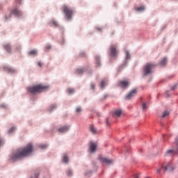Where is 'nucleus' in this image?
I'll return each mask as SVG.
<instances>
[{"label":"nucleus","instance_id":"obj_42","mask_svg":"<svg viewBox=\"0 0 178 178\" xmlns=\"http://www.w3.org/2000/svg\"><path fill=\"white\" fill-rule=\"evenodd\" d=\"M44 65L43 63H41L40 61L38 62V66H39V67H41Z\"/></svg>","mask_w":178,"mask_h":178},{"label":"nucleus","instance_id":"obj_13","mask_svg":"<svg viewBox=\"0 0 178 178\" xmlns=\"http://www.w3.org/2000/svg\"><path fill=\"white\" fill-rule=\"evenodd\" d=\"M124 54H125V59L122 63L123 67H125L127 65L128 61L130 60L131 59V54L129 51H125Z\"/></svg>","mask_w":178,"mask_h":178},{"label":"nucleus","instance_id":"obj_47","mask_svg":"<svg viewBox=\"0 0 178 178\" xmlns=\"http://www.w3.org/2000/svg\"><path fill=\"white\" fill-rule=\"evenodd\" d=\"M22 0H17V3H19V4L22 3Z\"/></svg>","mask_w":178,"mask_h":178},{"label":"nucleus","instance_id":"obj_15","mask_svg":"<svg viewBox=\"0 0 178 178\" xmlns=\"http://www.w3.org/2000/svg\"><path fill=\"white\" fill-rule=\"evenodd\" d=\"M3 49L7 52V54H11L12 51V44L10 43H5L3 44Z\"/></svg>","mask_w":178,"mask_h":178},{"label":"nucleus","instance_id":"obj_11","mask_svg":"<svg viewBox=\"0 0 178 178\" xmlns=\"http://www.w3.org/2000/svg\"><path fill=\"white\" fill-rule=\"evenodd\" d=\"M130 86V81L125 79L122 81H120L119 86L123 90L127 89Z\"/></svg>","mask_w":178,"mask_h":178},{"label":"nucleus","instance_id":"obj_14","mask_svg":"<svg viewBox=\"0 0 178 178\" xmlns=\"http://www.w3.org/2000/svg\"><path fill=\"white\" fill-rule=\"evenodd\" d=\"M137 93H138V90H136V88H135L132 91L129 92V93L127 94V96H125L124 99L127 100H130L134 97H135Z\"/></svg>","mask_w":178,"mask_h":178},{"label":"nucleus","instance_id":"obj_32","mask_svg":"<svg viewBox=\"0 0 178 178\" xmlns=\"http://www.w3.org/2000/svg\"><path fill=\"white\" fill-rule=\"evenodd\" d=\"M89 129L90 132H92L94 134L97 133V129L96 128H95L94 125H90Z\"/></svg>","mask_w":178,"mask_h":178},{"label":"nucleus","instance_id":"obj_48","mask_svg":"<svg viewBox=\"0 0 178 178\" xmlns=\"http://www.w3.org/2000/svg\"><path fill=\"white\" fill-rule=\"evenodd\" d=\"M165 95H167V97H169V91H167V92H165Z\"/></svg>","mask_w":178,"mask_h":178},{"label":"nucleus","instance_id":"obj_8","mask_svg":"<svg viewBox=\"0 0 178 178\" xmlns=\"http://www.w3.org/2000/svg\"><path fill=\"white\" fill-rule=\"evenodd\" d=\"M98 150V144L95 142H91L89 145V153L94 154Z\"/></svg>","mask_w":178,"mask_h":178},{"label":"nucleus","instance_id":"obj_34","mask_svg":"<svg viewBox=\"0 0 178 178\" xmlns=\"http://www.w3.org/2000/svg\"><path fill=\"white\" fill-rule=\"evenodd\" d=\"M38 147L40 149L44 150V149H47V148H48V145L47 144L39 145Z\"/></svg>","mask_w":178,"mask_h":178},{"label":"nucleus","instance_id":"obj_53","mask_svg":"<svg viewBox=\"0 0 178 178\" xmlns=\"http://www.w3.org/2000/svg\"><path fill=\"white\" fill-rule=\"evenodd\" d=\"M108 124V121H107V124Z\"/></svg>","mask_w":178,"mask_h":178},{"label":"nucleus","instance_id":"obj_46","mask_svg":"<svg viewBox=\"0 0 178 178\" xmlns=\"http://www.w3.org/2000/svg\"><path fill=\"white\" fill-rule=\"evenodd\" d=\"M175 167H171V166H170V168L169 172H172L173 170H175Z\"/></svg>","mask_w":178,"mask_h":178},{"label":"nucleus","instance_id":"obj_7","mask_svg":"<svg viewBox=\"0 0 178 178\" xmlns=\"http://www.w3.org/2000/svg\"><path fill=\"white\" fill-rule=\"evenodd\" d=\"M3 70H4V72H6V73H8L10 74H17V70L15 67H9L7 65L3 67Z\"/></svg>","mask_w":178,"mask_h":178},{"label":"nucleus","instance_id":"obj_29","mask_svg":"<svg viewBox=\"0 0 178 178\" xmlns=\"http://www.w3.org/2000/svg\"><path fill=\"white\" fill-rule=\"evenodd\" d=\"M84 68H79L76 70V74H77L78 75H81L83 74V73H84Z\"/></svg>","mask_w":178,"mask_h":178},{"label":"nucleus","instance_id":"obj_10","mask_svg":"<svg viewBox=\"0 0 178 178\" xmlns=\"http://www.w3.org/2000/svg\"><path fill=\"white\" fill-rule=\"evenodd\" d=\"M10 15H13L15 17L19 18L23 15V13L22 12V10H19V8H15L10 10Z\"/></svg>","mask_w":178,"mask_h":178},{"label":"nucleus","instance_id":"obj_44","mask_svg":"<svg viewBox=\"0 0 178 178\" xmlns=\"http://www.w3.org/2000/svg\"><path fill=\"white\" fill-rule=\"evenodd\" d=\"M1 108L6 109V108H8V106H7L6 104H3L1 105Z\"/></svg>","mask_w":178,"mask_h":178},{"label":"nucleus","instance_id":"obj_39","mask_svg":"<svg viewBox=\"0 0 178 178\" xmlns=\"http://www.w3.org/2000/svg\"><path fill=\"white\" fill-rule=\"evenodd\" d=\"M140 172L133 175V178H140Z\"/></svg>","mask_w":178,"mask_h":178},{"label":"nucleus","instance_id":"obj_24","mask_svg":"<svg viewBox=\"0 0 178 178\" xmlns=\"http://www.w3.org/2000/svg\"><path fill=\"white\" fill-rule=\"evenodd\" d=\"M136 10L138 13H143V12H144L145 10V7L144 6L138 7V8H136Z\"/></svg>","mask_w":178,"mask_h":178},{"label":"nucleus","instance_id":"obj_19","mask_svg":"<svg viewBox=\"0 0 178 178\" xmlns=\"http://www.w3.org/2000/svg\"><path fill=\"white\" fill-rule=\"evenodd\" d=\"M65 175L67 177L71 178L74 175L73 170L72 168H67L65 171Z\"/></svg>","mask_w":178,"mask_h":178},{"label":"nucleus","instance_id":"obj_43","mask_svg":"<svg viewBox=\"0 0 178 178\" xmlns=\"http://www.w3.org/2000/svg\"><path fill=\"white\" fill-rule=\"evenodd\" d=\"M177 86H178V85L175 84V86H173L172 87H171V90L173 91V90H176Z\"/></svg>","mask_w":178,"mask_h":178},{"label":"nucleus","instance_id":"obj_17","mask_svg":"<svg viewBox=\"0 0 178 178\" xmlns=\"http://www.w3.org/2000/svg\"><path fill=\"white\" fill-rule=\"evenodd\" d=\"M70 130V126L69 125H65V126H62L60 128L58 129V131L60 134H65Z\"/></svg>","mask_w":178,"mask_h":178},{"label":"nucleus","instance_id":"obj_26","mask_svg":"<svg viewBox=\"0 0 178 178\" xmlns=\"http://www.w3.org/2000/svg\"><path fill=\"white\" fill-rule=\"evenodd\" d=\"M94 172H95L94 170H86V172L83 173V175L90 177Z\"/></svg>","mask_w":178,"mask_h":178},{"label":"nucleus","instance_id":"obj_5","mask_svg":"<svg viewBox=\"0 0 178 178\" xmlns=\"http://www.w3.org/2000/svg\"><path fill=\"white\" fill-rule=\"evenodd\" d=\"M172 149H168L166 152L167 154H171L172 156H178V138H175Z\"/></svg>","mask_w":178,"mask_h":178},{"label":"nucleus","instance_id":"obj_40","mask_svg":"<svg viewBox=\"0 0 178 178\" xmlns=\"http://www.w3.org/2000/svg\"><path fill=\"white\" fill-rule=\"evenodd\" d=\"M20 49H21V47H20V46L19 45H16V47H15V51H20Z\"/></svg>","mask_w":178,"mask_h":178},{"label":"nucleus","instance_id":"obj_27","mask_svg":"<svg viewBox=\"0 0 178 178\" xmlns=\"http://www.w3.org/2000/svg\"><path fill=\"white\" fill-rule=\"evenodd\" d=\"M38 54V51L37 49H33L29 51V56H36Z\"/></svg>","mask_w":178,"mask_h":178},{"label":"nucleus","instance_id":"obj_6","mask_svg":"<svg viewBox=\"0 0 178 178\" xmlns=\"http://www.w3.org/2000/svg\"><path fill=\"white\" fill-rule=\"evenodd\" d=\"M98 160L102 163H104L107 165H111L113 164V160L108 157L102 156V155H99Z\"/></svg>","mask_w":178,"mask_h":178},{"label":"nucleus","instance_id":"obj_41","mask_svg":"<svg viewBox=\"0 0 178 178\" xmlns=\"http://www.w3.org/2000/svg\"><path fill=\"white\" fill-rule=\"evenodd\" d=\"M95 87H96V85H95V83H92V84L90 85V89H91L92 90H95Z\"/></svg>","mask_w":178,"mask_h":178},{"label":"nucleus","instance_id":"obj_12","mask_svg":"<svg viewBox=\"0 0 178 178\" xmlns=\"http://www.w3.org/2000/svg\"><path fill=\"white\" fill-rule=\"evenodd\" d=\"M62 163H64V165H69L70 163V156L68 153H63L62 154V159H61Z\"/></svg>","mask_w":178,"mask_h":178},{"label":"nucleus","instance_id":"obj_45","mask_svg":"<svg viewBox=\"0 0 178 178\" xmlns=\"http://www.w3.org/2000/svg\"><path fill=\"white\" fill-rule=\"evenodd\" d=\"M45 49L48 50L51 49V45L50 44L47 45V47H45Z\"/></svg>","mask_w":178,"mask_h":178},{"label":"nucleus","instance_id":"obj_35","mask_svg":"<svg viewBox=\"0 0 178 178\" xmlns=\"http://www.w3.org/2000/svg\"><path fill=\"white\" fill-rule=\"evenodd\" d=\"M92 168H93L92 171H94L95 172H97V170H98V165H97V163H95V162H92Z\"/></svg>","mask_w":178,"mask_h":178},{"label":"nucleus","instance_id":"obj_1","mask_svg":"<svg viewBox=\"0 0 178 178\" xmlns=\"http://www.w3.org/2000/svg\"><path fill=\"white\" fill-rule=\"evenodd\" d=\"M33 153V146L30 143L22 148L13 151L9 156L10 161L13 163L22 161L31 156Z\"/></svg>","mask_w":178,"mask_h":178},{"label":"nucleus","instance_id":"obj_33","mask_svg":"<svg viewBox=\"0 0 178 178\" xmlns=\"http://www.w3.org/2000/svg\"><path fill=\"white\" fill-rule=\"evenodd\" d=\"M169 114H170V112L168 111H165L163 112V115H161V118H165L167 116H169Z\"/></svg>","mask_w":178,"mask_h":178},{"label":"nucleus","instance_id":"obj_2","mask_svg":"<svg viewBox=\"0 0 178 178\" xmlns=\"http://www.w3.org/2000/svg\"><path fill=\"white\" fill-rule=\"evenodd\" d=\"M47 90H49V86L42 84L35 85L28 88V92H29V93L31 95H38L42 92L47 91Z\"/></svg>","mask_w":178,"mask_h":178},{"label":"nucleus","instance_id":"obj_9","mask_svg":"<svg viewBox=\"0 0 178 178\" xmlns=\"http://www.w3.org/2000/svg\"><path fill=\"white\" fill-rule=\"evenodd\" d=\"M170 166H171V163H168V164L163 165V164H161V166L157 169V173L158 174H161V169L163 170V173L165 174L166 173L167 171H170Z\"/></svg>","mask_w":178,"mask_h":178},{"label":"nucleus","instance_id":"obj_50","mask_svg":"<svg viewBox=\"0 0 178 178\" xmlns=\"http://www.w3.org/2000/svg\"><path fill=\"white\" fill-rule=\"evenodd\" d=\"M97 30H98L99 31H100V28H98Z\"/></svg>","mask_w":178,"mask_h":178},{"label":"nucleus","instance_id":"obj_4","mask_svg":"<svg viewBox=\"0 0 178 178\" xmlns=\"http://www.w3.org/2000/svg\"><path fill=\"white\" fill-rule=\"evenodd\" d=\"M63 13L65 15V19L70 21L72 19V17H73V13H74V11L69 6H64Z\"/></svg>","mask_w":178,"mask_h":178},{"label":"nucleus","instance_id":"obj_51","mask_svg":"<svg viewBox=\"0 0 178 178\" xmlns=\"http://www.w3.org/2000/svg\"><path fill=\"white\" fill-rule=\"evenodd\" d=\"M3 142L2 140H1V144H3Z\"/></svg>","mask_w":178,"mask_h":178},{"label":"nucleus","instance_id":"obj_38","mask_svg":"<svg viewBox=\"0 0 178 178\" xmlns=\"http://www.w3.org/2000/svg\"><path fill=\"white\" fill-rule=\"evenodd\" d=\"M76 113H81V108L80 106L76 108Z\"/></svg>","mask_w":178,"mask_h":178},{"label":"nucleus","instance_id":"obj_3","mask_svg":"<svg viewBox=\"0 0 178 178\" xmlns=\"http://www.w3.org/2000/svg\"><path fill=\"white\" fill-rule=\"evenodd\" d=\"M156 67L154 63H148L143 68V77L151 76L153 74V69Z\"/></svg>","mask_w":178,"mask_h":178},{"label":"nucleus","instance_id":"obj_36","mask_svg":"<svg viewBox=\"0 0 178 178\" xmlns=\"http://www.w3.org/2000/svg\"><path fill=\"white\" fill-rule=\"evenodd\" d=\"M10 17H11L10 14H7L6 15H5L4 19H5V21H8V20H10Z\"/></svg>","mask_w":178,"mask_h":178},{"label":"nucleus","instance_id":"obj_30","mask_svg":"<svg viewBox=\"0 0 178 178\" xmlns=\"http://www.w3.org/2000/svg\"><path fill=\"white\" fill-rule=\"evenodd\" d=\"M148 108V103L143 102L142 103V110L145 111Z\"/></svg>","mask_w":178,"mask_h":178},{"label":"nucleus","instance_id":"obj_23","mask_svg":"<svg viewBox=\"0 0 178 178\" xmlns=\"http://www.w3.org/2000/svg\"><path fill=\"white\" fill-rule=\"evenodd\" d=\"M107 86V81L106 79H104L102 81V83H100V88L102 90H104L105 87Z\"/></svg>","mask_w":178,"mask_h":178},{"label":"nucleus","instance_id":"obj_22","mask_svg":"<svg viewBox=\"0 0 178 178\" xmlns=\"http://www.w3.org/2000/svg\"><path fill=\"white\" fill-rule=\"evenodd\" d=\"M56 108V104H51L50 106L48 108L49 113H52L54 111H55Z\"/></svg>","mask_w":178,"mask_h":178},{"label":"nucleus","instance_id":"obj_49","mask_svg":"<svg viewBox=\"0 0 178 178\" xmlns=\"http://www.w3.org/2000/svg\"><path fill=\"white\" fill-rule=\"evenodd\" d=\"M81 56H85V53H81Z\"/></svg>","mask_w":178,"mask_h":178},{"label":"nucleus","instance_id":"obj_52","mask_svg":"<svg viewBox=\"0 0 178 178\" xmlns=\"http://www.w3.org/2000/svg\"><path fill=\"white\" fill-rule=\"evenodd\" d=\"M145 178H149V177H145Z\"/></svg>","mask_w":178,"mask_h":178},{"label":"nucleus","instance_id":"obj_20","mask_svg":"<svg viewBox=\"0 0 178 178\" xmlns=\"http://www.w3.org/2000/svg\"><path fill=\"white\" fill-rule=\"evenodd\" d=\"M48 24L53 27L59 26V24H58V22L54 19L50 20V22H48Z\"/></svg>","mask_w":178,"mask_h":178},{"label":"nucleus","instance_id":"obj_31","mask_svg":"<svg viewBox=\"0 0 178 178\" xmlns=\"http://www.w3.org/2000/svg\"><path fill=\"white\" fill-rule=\"evenodd\" d=\"M101 65L100 64V57L99 56H96V67H99Z\"/></svg>","mask_w":178,"mask_h":178},{"label":"nucleus","instance_id":"obj_16","mask_svg":"<svg viewBox=\"0 0 178 178\" xmlns=\"http://www.w3.org/2000/svg\"><path fill=\"white\" fill-rule=\"evenodd\" d=\"M110 54L113 58H115L118 56L117 46H115V45L111 46V47L110 48Z\"/></svg>","mask_w":178,"mask_h":178},{"label":"nucleus","instance_id":"obj_28","mask_svg":"<svg viewBox=\"0 0 178 178\" xmlns=\"http://www.w3.org/2000/svg\"><path fill=\"white\" fill-rule=\"evenodd\" d=\"M15 131H16L15 127H10V129H8V134H10V135H13V134H14Z\"/></svg>","mask_w":178,"mask_h":178},{"label":"nucleus","instance_id":"obj_25","mask_svg":"<svg viewBox=\"0 0 178 178\" xmlns=\"http://www.w3.org/2000/svg\"><path fill=\"white\" fill-rule=\"evenodd\" d=\"M66 92L68 95H71L74 94L75 90H74V88H68L67 89H66Z\"/></svg>","mask_w":178,"mask_h":178},{"label":"nucleus","instance_id":"obj_21","mask_svg":"<svg viewBox=\"0 0 178 178\" xmlns=\"http://www.w3.org/2000/svg\"><path fill=\"white\" fill-rule=\"evenodd\" d=\"M167 65V58L165 57L161 60L159 61V65L161 67L166 66Z\"/></svg>","mask_w":178,"mask_h":178},{"label":"nucleus","instance_id":"obj_37","mask_svg":"<svg viewBox=\"0 0 178 178\" xmlns=\"http://www.w3.org/2000/svg\"><path fill=\"white\" fill-rule=\"evenodd\" d=\"M39 172H35L33 176L30 177V178H38L39 177Z\"/></svg>","mask_w":178,"mask_h":178},{"label":"nucleus","instance_id":"obj_54","mask_svg":"<svg viewBox=\"0 0 178 178\" xmlns=\"http://www.w3.org/2000/svg\"><path fill=\"white\" fill-rule=\"evenodd\" d=\"M43 178H46V177H43Z\"/></svg>","mask_w":178,"mask_h":178},{"label":"nucleus","instance_id":"obj_18","mask_svg":"<svg viewBox=\"0 0 178 178\" xmlns=\"http://www.w3.org/2000/svg\"><path fill=\"white\" fill-rule=\"evenodd\" d=\"M122 114V110L121 109H117L114 111L113 116L115 118H120L121 115Z\"/></svg>","mask_w":178,"mask_h":178}]
</instances>
